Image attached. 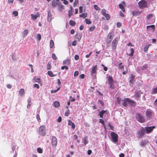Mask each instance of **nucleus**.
I'll return each instance as SVG.
<instances>
[{"label": "nucleus", "instance_id": "f257e3e1", "mask_svg": "<svg viewBox=\"0 0 157 157\" xmlns=\"http://www.w3.org/2000/svg\"><path fill=\"white\" fill-rule=\"evenodd\" d=\"M145 115L147 119L149 120L153 118L154 115V113L151 109H147L146 111Z\"/></svg>", "mask_w": 157, "mask_h": 157}, {"label": "nucleus", "instance_id": "f03ea898", "mask_svg": "<svg viewBox=\"0 0 157 157\" xmlns=\"http://www.w3.org/2000/svg\"><path fill=\"white\" fill-rule=\"evenodd\" d=\"M128 103L133 106L136 105L135 102L129 98H125L124 100H122V104L124 106H126Z\"/></svg>", "mask_w": 157, "mask_h": 157}, {"label": "nucleus", "instance_id": "7ed1b4c3", "mask_svg": "<svg viewBox=\"0 0 157 157\" xmlns=\"http://www.w3.org/2000/svg\"><path fill=\"white\" fill-rule=\"evenodd\" d=\"M39 134L42 136H44L46 135L45 127L44 125H41L39 128L38 131Z\"/></svg>", "mask_w": 157, "mask_h": 157}, {"label": "nucleus", "instance_id": "20e7f679", "mask_svg": "<svg viewBox=\"0 0 157 157\" xmlns=\"http://www.w3.org/2000/svg\"><path fill=\"white\" fill-rule=\"evenodd\" d=\"M137 120L140 123H143L145 121V119L143 116L140 113H137L136 116Z\"/></svg>", "mask_w": 157, "mask_h": 157}, {"label": "nucleus", "instance_id": "39448f33", "mask_svg": "<svg viewBox=\"0 0 157 157\" xmlns=\"http://www.w3.org/2000/svg\"><path fill=\"white\" fill-rule=\"evenodd\" d=\"M120 37L119 36H117L113 41L112 43V49L115 50L116 49L118 41Z\"/></svg>", "mask_w": 157, "mask_h": 157}, {"label": "nucleus", "instance_id": "423d86ee", "mask_svg": "<svg viewBox=\"0 0 157 157\" xmlns=\"http://www.w3.org/2000/svg\"><path fill=\"white\" fill-rule=\"evenodd\" d=\"M111 135L112 141L115 143L117 142L118 141V135L113 132H111Z\"/></svg>", "mask_w": 157, "mask_h": 157}, {"label": "nucleus", "instance_id": "0eeeda50", "mask_svg": "<svg viewBox=\"0 0 157 157\" xmlns=\"http://www.w3.org/2000/svg\"><path fill=\"white\" fill-rule=\"evenodd\" d=\"M138 5L141 9L145 8L147 6V2L144 0H141L139 2Z\"/></svg>", "mask_w": 157, "mask_h": 157}, {"label": "nucleus", "instance_id": "6e6552de", "mask_svg": "<svg viewBox=\"0 0 157 157\" xmlns=\"http://www.w3.org/2000/svg\"><path fill=\"white\" fill-rule=\"evenodd\" d=\"M145 133V130L143 128L139 130L137 132L138 136L139 138L142 137L144 135Z\"/></svg>", "mask_w": 157, "mask_h": 157}, {"label": "nucleus", "instance_id": "1a4fd4ad", "mask_svg": "<svg viewBox=\"0 0 157 157\" xmlns=\"http://www.w3.org/2000/svg\"><path fill=\"white\" fill-rule=\"evenodd\" d=\"M155 128V126L151 127H145L144 128L145 131L147 133H150Z\"/></svg>", "mask_w": 157, "mask_h": 157}, {"label": "nucleus", "instance_id": "9d476101", "mask_svg": "<svg viewBox=\"0 0 157 157\" xmlns=\"http://www.w3.org/2000/svg\"><path fill=\"white\" fill-rule=\"evenodd\" d=\"M97 69V66L96 65L92 67V68L91 70V75L92 76L94 77L95 76V75H96Z\"/></svg>", "mask_w": 157, "mask_h": 157}, {"label": "nucleus", "instance_id": "9b49d317", "mask_svg": "<svg viewBox=\"0 0 157 157\" xmlns=\"http://www.w3.org/2000/svg\"><path fill=\"white\" fill-rule=\"evenodd\" d=\"M57 139L55 136H53L52 140V146L56 147L57 144Z\"/></svg>", "mask_w": 157, "mask_h": 157}, {"label": "nucleus", "instance_id": "f8f14e48", "mask_svg": "<svg viewBox=\"0 0 157 157\" xmlns=\"http://www.w3.org/2000/svg\"><path fill=\"white\" fill-rule=\"evenodd\" d=\"M99 114L98 115H99L100 117L102 118H103V115L105 114L108 115V112H107L106 110L105 111L103 110L99 111Z\"/></svg>", "mask_w": 157, "mask_h": 157}, {"label": "nucleus", "instance_id": "ddd939ff", "mask_svg": "<svg viewBox=\"0 0 157 157\" xmlns=\"http://www.w3.org/2000/svg\"><path fill=\"white\" fill-rule=\"evenodd\" d=\"M142 93L141 91H136L135 93V94L134 95V97L137 100L140 97L141 94Z\"/></svg>", "mask_w": 157, "mask_h": 157}, {"label": "nucleus", "instance_id": "4468645a", "mask_svg": "<svg viewBox=\"0 0 157 157\" xmlns=\"http://www.w3.org/2000/svg\"><path fill=\"white\" fill-rule=\"evenodd\" d=\"M125 5L124 2H123L121 3L119 5V8L122 10L123 12H124L125 11V9L124 8V6H125Z\"/></svg>", "mask_w": 157, "mask_h": 157}, {"label": "nucleus", "instance_id": "2eb2a0df", "mask_svg": "<svg viewBox=\"0 0 157 157\" xmlns=\"http://www.w3.org/2000/svg\"><path fill=\"white\" fill-rule=\"evenodd\" d=\"M68 124L69 126H71L72 128L74 129L75 127V125L71 121L69 120L68 121Z\"/></svg>", "mask_w": 157, "mask_h": 157}, {"label": "nucleus", "instance_id": "dca6fc26", "mask_svg": "<svg viewBox=\"0 0 157 157\" xmlns=\"http://www.w3.org/2000/svg\"><path fill=\"white\" fill-rule=\"evenodd\" d=\"M155 27V25H151L147 26V28L148 30L153 31L154 30Z\"/></svg>", "mask_w": 157, "mask_h": 157}, {"label": "nucleus", "instance_id": "f3484780", "mask_svg": "<svg viewBox=\"0 0 157 157\" xmlns=\"http://www.w3.org/2000/svg\"><path fill=\"white\" fill-rule=\"evenodd\" d=\"M31 16L32 19L34 20L36 19L37 17H39V15L38 14L35 15L31 14Z\"/></svg>", "mask_w": 157, "mask_h": 157}, {"label": "nucleus", "instance_id": "a211bd4d", "mask_svg": "<svg viewBox=\"0 0 157 157\" xmlns=\"http://www.w3.org/2000/svg\"><path fill=\"white\" fill-rule=\"evenodd\" d=\"M108 83L109 84H111L113 83V78L111 76L108 77Z\"/></svg>", "mask_w": 157, "mask_h": 157}, {"label": "nucleus", "instance_id": "6ab92c4d", "mask_svg": "<svg viewBox=\"0 0 157 157\" xmlns=\"http://www.w3.org/2000/svg\"><path fill=\"white\" fill-rule=\"evenodd\" d=\"M83 143L85 145L88 143V138L87 136H86L83 138Z\"/></svg>", "mask_w": 157, "mask_h": 157}, {"label": "nucleus", "instance_id": "aec40b11", "mask_svg": "<svg viewBox=\"0 0 157 157\" xmlns=\"http://www.w3.org/2000/svg\"><path fill=\"white\" fill-rule=\"evenodd\" d=\"M63 63L64 64L68 65L70 63V60L68 59H66L63 61Z\"/></svg>", "mask_w": 157, "mask_h": 157}, {"label": "nucleus", "instance_id": "412c9836", "mask_svg": "<svg viewBox=\"0 0 157 157\" xmlns=\"http://www.w3.org/2000/svg\"><path fill=\"white\" fill-rule=\"evenodd\" d=\"M28 32L29 31L28 29H25L22 32V36L24 38L28 34Z\"/></svg>", "mask_w": 157, "mask_h": 157}, {"label": "nucleus", "instance_id": "4be33fe9", "mask_svg": "<svg viewBox=\"0 0 157 157\" xmlns=\"http://www.w3.org/2000/svg\"><path fill=\"white\" fill-rule=\"evenodd\" d=\"M52 20V16L50 11H49L48 13V21L50 22Z\"/></svg>", "mask_w": 157, "mask_h": 157}, {"label": "nucleus", "instance_id": "5701e85b", "mask_svg": "<svg viewBox=\"0 0 157 157\" xmlns=\"http://www.w3.org/2000/svg\"><path fill=\"white\" fill-rule=\"evenodd\" d=\"M57 2L56 1L53 0L52 2V6L53 7H55L57 4Z\"/></svg>", "mask_w": 157, "mask_h": 157}, {"label": "nucleus", "instance_id": "b1692460", "mask_svg": "<svg viewBox=\"0 0 157 157\" xmlns=\"http://www.w3.org/2000/svg\"><path fill=\"white\" fill-rule=\"evenodd\" d=\"M135 77V75H132L130 77V79L129 81L131 83H133L134 82V79Z\"/></svg>", "mask_w": 157, "mask_h": 157}, {"label": "nucleus", "instance_id": "393cba45", "mask_svg": "<svg viewBox=\"0 0 157 157\" xmlns=\"http://www.w3.org/2000/svg\"><path fill=\"white\" fill-rule=\"evenodd\" d=\"M54 106L56 108L58 107L60 105V103L58 101H55L53 103Z\"/></svg>", "mask_w": 157, "mask_h": 157}, {"label": "nucleus", "instance_id": "a878e982", "mask_svg": "<svg viewBox=\"0 0 157 157\" xmlns=\"http://www.w3.org/2000/svg\"><path fill=\"white\" fill-rule=\"evenodd\" d=\"M87 13H83L82 14H81L79 15V17H80L83 18H85L87 16Z\"/></svg>", "mask_w": 157, "mask_h": 157}, {"label": "nucleus", "instance_id": "bb28decb", "mask_svg": "<svg viewBox=\"0 0 157 157\" xmlns=\"http://www.w3.org/2000/svg\"><path fill=\"white\" fill-rule=\"evenodd\" d=\"M113 36V34L112 33H109L108 36V38L109 39V40L108 41L109 42H110L112 39V37Z\"/></svg>", "mask_w": 157, "mask_h": 157}, {"label": "nucleus", "instance_id": "cd10ccee", "mask_svg": "<svg viewBox=\"0 0 157 157\" xmlns=\"http://www.w3.org/2000/svg\"><path fill=\"white\" fill-rule=\"evenodd\" d=\"M48 74L51 77H53L56 76V75H54L51 71H48Z\"/></svg>", "mask_w": 157, "mask_h": 157}, {"label": "nucleus", "instance_id": "c85d7f7f", "mask_svg": "<svg viewBox=\"0 0 157 157\" xmlns=\"http://www.w3.org/2000/svg\"><path fill=\"white\" fill-rule=\"evenodd\" d=\"M28 105H27V108H29L31 105L32 103L31 102V99L30 98H29L28 100Z\"/></svg>", "mask_w": 157, "mask_h": 157}, {"label": "nucleus", "instance_id": "c756f323", "mask_svg": "<svg viewBox=\"0 0 157 157\" xmlns=\"http://www.w3.org/2000/svg\"><path fill=\"white\" fill-rule=\"evenodd\" d=\"M151 45V44H147L145 46V48H144V52H147V51L148 50L149 47H150V46Z\"/></svg>", "mask_w": 157, "mask_h": 157}, {"label": "nucleus", "instance_id": "7c9ffc66", "mask_svg": "<svg viewBox=\"0 0 157 157\" xmlns=\"http://www.w3.org/2000/svg\"><path fill=\"white\" fill-rule=\"evenodd\" d=\"M25 93L24 90L23 89H21L19 91V94L21 96H22Z\"/></svg>", "mask_w": 157, "mask_h": 157}, {"label": "nucleus", "instance_id": "2f4dec72", "mask_svg": "<svg viewBox=\"0 0 157 157\" xmlns=\"http://www.w3.org/2000/svg\"><path fill=\"white\" fill-rule=\"evenodd\" d=\"M54 42L53 40H51L50 41V48H52L54 47Z\"/></svg>", "mask_w": 157, "mask_h": 157}, {"label": "nucleus", "instance_id": "473e14b6", "mask_svg": "<svg viewBox=\"0 0 157 157\" xmlns=\"http://www.w3.org/2000/svg\"><path fill=\"white\" fill-rule=\"evenodd\" d=\"M131 53H129L128 55L130 56H132L134 52V51L133 48H131L130 49Z\"/></svg>", "mask_w": 157, "mask_h": 157}, {"label": "nucleus", "instance_id": "72a5a7b5", "mask_svg": "<svg viewBox=\"0 0 157 157\" xmlns=\"http://www.w3.org/2000/svg\"><path fill=\"white\" fill-rule=\"evenodd\" d=\"M151 93L153 94L157 93V87L152 89Z\"/></svg>", "mask_w": 157, "mask_h": 157}, {"label": "nucleus", "instance_id": "f704fd0d", "mask_svg": "<svg viewBox=\"0 0 157 157\" xmlns=\"http://www.w3.org/2000/svg\"><path fill=\"white\" fill-rule=\"evenodd\" d=\"M81 36L80 34L78 33H77L76 35V38L78 40H79L81 38Z\"/></svg>", "mask_w": 157, "mask_h": 157}, {"label": "nucleus", "instance_id": "c9c22d12", "mask_svg": "<svg viewBox=\"0 0 157 157\" xmlns=\"http://www.w3.org/2000/svg\"><path fill=\"white\" fill-rule=\"evenodd\" d=\"M104 16L105 17L107 20H109L110 18V16L108 14H106Z\"/></svg>", "mask_w": 157, "mask_h": 157}, {"label": "nucleus", "instance_id": "e433bc0d", "mask_svg": "<svg viewBox=\"0 0 157 157\" xmlns=\"http://www.w3.org/2000/svg\"><path fill=\"white\" fill-rule=\"evenodd\" d=\"M37 151L39 153H42L43 152L42 149L40 147L38 148L37 149Z\"/></svg>", "mask_w": 157, "mask_h": 157}, {"label": "nucleus", "instance_id": "4c0bfd02", "mask_svg": "<svg viewBox=\"0 0 157 157\" xmlns=\"http://www.w3.org/2000/svg\"><path fill=\"white\" fill-rule=\"evenodd\" d=\"M85 21L86 23L87 24H90L91 23V22L88 19H86Z\"/></svg>", "mask_w": 157, "mask_h": 157}, {"label": "nucleus", "instance_id": "58836bf2", "mask_svg": "<svg viewBox=\"0 0 157 157\" xmlns=\"http://www.w3.org/2000/svg\"><path fill=\"white\" fill-rule=\"evenodd\" d=\"M95 29V26L94 25H93L89 29V30L90 31H92L94 30Z\"/></svg>", "mask_w": 157, "mask_h": 157}, {"label": "nucleus", "instance_id": "ea45409f", "mask_svg": "<svg viewBox=\"0 0 157 157\" xmlns=\"http://www.w3.org/2000/svg\"><path fill=\"white\" fill-rule=\"evenodd\" d=\"M70 113L69 110V109H67L66 110L64 115L66 116H68Z\"/></svg>", "mask_w": 157, "mask_h": 157}, {"label": "nucleus", "instance_id": "a19ab883", "mask_svg": "<svg viewBox=\"0 0 157 157\" xmlns=\"http://www.w3.org/2000/svg\"><path fill=\"white\" fill-rule=\"evenodd\" d=\"M34 79L35 80V81L36 82L39 83L40 81V78H36L35 77L34 78Z\"/></svg>", "mask_w": 157, "mask_h": 157}, {"label": "nucleus", "instance_id": "79ce46f5", "mask_svg": "<svg viewBox=\"0 0 157 157\" xmlns=\"http://www.w3.org/2000/svg\"><path fill=\"white\" fill-rule=\"evenodd\" d=\"M69 24L73 26L75 24V22L72 20H70L69 21Z\"/></svg>", "mask_w": 157, "mask_h": 157}, {"label": "nucleus", "instance_id": "37998d69", "mask_svg": "<svg viewBox=\"0 0 157 157\" xmlns=\"http://www.w3.org/2000/svg\"><path fill=\"white\" fill-rule=\"evenodd\" d=\"M99 123L102 124L104 125V128L105 129V126L104 121L102 119H100L99 120Z\"/></svg>", "mask_w": 157, "mask_h": 157}, {"label": "nucleus", "instance_id": "c03bdc74", "mask_svg": "<svg viewBox=\"0 0 157 157\" xmlns=\"http://www.w3.org/2000/svg\"><path fill=\"white\" fill-rule=\"evenodd\" d=\"M13 14L14 16L16 17L18 15V12L17 11H14L13 12Z\"/></svg>", "mask_w": 157, "mask_h": 157}, {"label": "nucleus", "instance_id": "a18cd8bd", "mask_svg": "<svg viewBox=\"0 0 157 157\" xmlns=\"http://www.w3.org/2000/svg\"><path fill=\"white\" fill-rule=\"evenodd\" d=\"M78 0H75L74 4H73V6L74 7L76 6L77 4H78Z\"/></svg>", "mask_w": 157, "mask_h": 157}, {"label": "nucleus", "instance_id": "49530a36", "mask_svg": "<svg viewBox=\"0 0 157 157\" xmlns=\"http://www.w3.org/2000/svg\"><path fill=\"white\" fill-rule=\"evenodd\" d=\"M36 38L38 40H40L41 39V36L40 34H38L37 35Z\"/></svg>", "mask_w": 157, "mask_h": 157}, {"label": "nucleus", "instance_id": "de8ad7c7", "mask_svg": "<svg viewBox=\"0 0 157 157\" xmlns=\"http://www.w3.org/2000/svg\"><path fill=\"white\" fill-rule=\"evenodd\" d=\"M146 143L145 141H142L141 142H140V145L141 146H144L145 144H146Z\"/></svg>", "mask_w": 157, "mask_h": 157}, {"label": "nucleus", "instance_id": "09e8293b", "mask_svg": "<svg viewBox=\"0 0 157 157\" xmlns=\"http://www.w3.org/2000/svg\"><path fill=\"white\" fill-rule=\"evenodd\" d=\"M60 89V88H58L56 90H51V93L52 94L55 93L58 91Z\"/></svg>", "mask_w": 157, "mask_h": 157}, {"label": "nucleus", "instance_id": "8fccbe9b", "mask_svg": "<svg viewBox=\"0 0 157 157\" xmlns=\"http://www.w3.org/2000/svg\"><path fill=\"white\" fill-rule=\"evenodd\" d=\"M94 9L97 10H100V8L97 5L94 6Z\"/></svg>", "mask_w": 157, "mask_h": 157}, {"label": "nucleus", "instance_id": "3c124183", "mask_svg": "<svg viewBox=\"0 0 157 157\" xmlns=\"http://www.w3.org/2000/svg\"><path fill=\"white\" fill-rule=\"evenodd\" d=\"M101 13L103 16L106 14L105 10V9H102L101 11Z\"/></svg>", "mask_w": 157, "mask_h": 157}, {"label": "nucleus", "instance_id": "603ef678", "mask_svg": "<svg viewBox=\"0 0 157 157\" xmlns=\"http://www.w3.org/2000/svg\"><path fill=\"white\" fill-rule=\"evenodd\" d=\"M108 126L109 128V129H110L112 130H114L113 127L110 124H108Z\"/></svg>", "mask_w": 157, "mask_h": 157}, {"label": "nucleus", "instance_id": "864d4df0", "mask_svg": "<svg viewBox=\"0 0 157 157\" xmlns=\"http://www.w3.org/2000/svg\"><path fill=\"white\" fill-rule=\"evenodd\" d=\"M51 63H48L47 65V68L48 70H50L51 69Z\"/></svg>", "mask_w": 157, "mask_h": 157}, {"label": "nucleus", "instance_id": "5fc2aeb1", "mask_svg": "<svg viewBox=\"0 0 157 157\" xmlns=\"http://www.w3.org/2000/svg\"><path fill=\"white\" fill-rule=\"evenodd\" d=\"M16 145H13L12 146L11 148L12 151V152L13 153L14 151L15 150L16 148Z\"/></svg>", "mask_w": 157, "mask_h": 157}, {"label": "nucleus", "instance_id": "6e6d98bb", "mask_svg": "<svg viewBox=\"0 0 157 157\" xmlns=\"http://www.w3.org/2000/svg\"><path fill=\"white\" fill-rule=\"evenodd\" d=\"M68 12L69 13L68 17H70L72 15V11H71V10L68 11Z\"/></svg>", "mask_w": 157, "mask_h": 157}, {"label": "nucleus", "instance_id": "4d7b16f0", "mask_svg": "<svg viewBox=\"0 0 157 157\" xmlns=\"http://www.w3.org/2000/svg\"><path fill=\"white\" fill-rule=\"evenodd\" d=\"M122 63H120L119 64V68L120 69H122L124 67V66L123 65H122Z\"/></svg>", "mask_w": 157, "mask_h": 157}, {"label": "nucleus", "instance_id": "13d9d810", "mask_svg": "<svg viewBox=\"0 0 157 157\" xmlns=\"http://www.w3.org/2000/svg\"><path fill=\"white\" fill-rule=\"evenodd\" d=\"M83 7L82 6H80L79 7V12L80 13H82L83 12L82 10Z\"/></svg>", "mask_w": 157, "mask_h": 157}, {"label": "nucleus", "instance_id": "bf43d9fd", "mask_svg": "<svg viewBox=\"0 0 157 157\" xmlns=\"http://www.w3.org/2000/svg\"><path fill=\"white\" fill-rule=\"evenodd\" d=\"M68 67L66 66H62L61 68L62 70H64V69H65L66 70H67L68 69Z\"/></svg>", "mask_w": 157, "mask_h": 157}, {"label": "nucleus", "instance_id": "052dcab7", "mask_svg": "<svg viewBox=\"0 0 157 157\" xmlns=\"http://www.w3.org/2000/svg\"><path fill=\"white\" fill-rule=\"evenodd\" d=\"M36 119L39 122H40V116L39 114H37L36 116Z\"/></svg>", "mask_w": 157, "mask_h": 157}, {"label": "nucleus", "instance_id": "680f3d73", "mask_svg": "<svg viewBox=\"0 0 157 157\" xmlns=\"http://www.w3.org/2000/svg\"><path fill=\"white\" fill-rule=\"evenodd\" d=\"M52 57L55 60H56L57 59V58L55 54H52Z\"/></svg>", "mask_w": 157, "mask_h": 157}, {"label": "nucleus", "instance_id": "e2e57ef3", "mask_svg": "<svg viewBox=\"0 0 157 157\" xmlns=\"http://www.w3.org/2000/svg\"><path fill=\"white\" fill-rule=\"evenodd\" d=\"M78 75V71H76L74 73V76L76 77Z\"/></svg>", "mask_w": 157, "mask_h": 157}, {"label": "nucleus", "instance_id": "0e129e2a", "mask_svg": "<svg viewBox=\"0 0 157 157\" xmlns=\"http://www.w3.org/2000/svg\"><path fill=\"white\" fill-rule=\"evenodd\" d=\"M85 75L84 74H81L80 75L79 77L80 78L83 79L85 77Z\"/></svg>", "mask_w": 157, "mask_h": 157}, {"label": "nucleus", "instance_id": "69168bd1", "mask_svg": "<svg viewBox=\"0 0 157 157\" xmlns=\"http://www.w3.org/2000/svg\"><path fill=\"white\" fill-rule=\"evenodd\" d=\"M153 16V15L152 14H150L148 15L147 17V19H150Z\"/></svg>", "mask_w": 157, "mask_h": 157}, {"label": "nucleus", "instance_id": "338daca9", "mask_svg": "<svg viewBox=\"0 0 157 157\" xmlns=\"http://www.w3.org/2000/svg\"><path fill=\"white\" fill-rule=\"evenodd\" d=\"M62 121V118L61 117H59L57 119V121L58 122H60Z\"/></svg>", "mask_w": 157, "mask_h": 157}, {"label": "nucleus", "instance_id": "774afa93", "mask_svg": "<svg viewBox=\"0 0 157 157\" xmlns=\"http://www.w3.org/2000/svg\"><path fill=\"white\" fill-rule=\"evenodd\" d=\"M34 87H36L37 89H39V85L37 84H35L34 85Z\"/></svg>", "mask_w": 157, "mask_h": 157}]
</instances>
